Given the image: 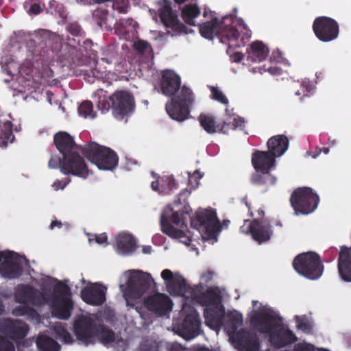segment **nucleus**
<instances>
[{
    "mask_svg": "<svg viewBox=\"0 0 351 351\" xmlns=\"http://www.w3.org/2000/svg\"><path fill=\"white\" fill-rule=\"evenodd\" d=\"M254 313L251 315V322L261 332L270 333L271 341L276 346L293 342L295 336L288 329L281 328V320L269 308L263 306L256 301L253 302Z\"/></svg>",
    "mask_w": 351,
    "mask_h": 351,
    "instance_id": "1",
    "label": "nucleus"
},
{
    "mask_svg": "<svg viewBox=\"0 0 351 351\" xmlns=\"http://www.w3.org/2000/svg\"><path fill=\"white\" fill-rule=\"evenodd\" d=\"M206 319L207 325L215 330L217 332L219 325L226 324L230 338L235 343L239 349L243 351H257L258 343L255 337L245 332L234 335L235 329L243 322L242 315L238 311H234L226 313L223 315L222 319L221 314L213 317L211 308H207Z\"/></svg>",
    "mask_w": 351,
    "mask_h": 351,
    "instance_id": "2",
    "label": "nucleus"
},
{
    "mask_svg": "<svg viewBox=\"0 0 351 351\" xmlns=\"http://www.w3.org/2000/svg\"><path fill=\"white\" fill-rule=\"evenodd\" d=\"M186 214L180 213L171 206H168L164 210L161 216V229L165 234L178 239L197 254V246L199 244V237L197 234L195 235L194 232H186Z\"/></svg>",
    "mask_w": 351,
    "mask_h": 351,
    "instance_id": "3",
    "label": "nucleus"
},
{
    "mask_svg": "<svg viewBox=\"0 0 351 351\" xmlns=\"http://www.w3.org/2000/svg\"><path fill=\"white\" fill-rule=\"evenodd\" d=\"M153 279L148 273L139 270H129L119 278V287L128 305L130 300L139 298L151 286Z\"/></svg>",
    "mask_w": 351,
    "mask_h": 351,
    "instance_id": "4",
    "label": "nucleus"
},
{
    "mask_svg": "<svg viewBox=\"0 0 351 351\" xmlns=\"http://www.w3.org/2000/svg\"><path fill=\"white\" fill-rule=\"evenodd\" d=\"M54 142L62 154L65 155L68 164L64 165V172H71L73 175L85 177L87 170L83 159L77 154L73 152L75 146L72 137L66 132H60L54 136Z\"/></svg>",
    "mask_w": 351,
    "mask_h": 351,
    "instance_id": "5",
    "label": "nucleus"
},
{
    "mask_svg": "<svg viewBox=\"0 0 351 351\" xmlns=\"http://www.w3.org/2000/svg\"><path fill=\"white\" fill-rule=\"evenodd\" d=\"M191 224L197 229L196 232L201 235L202 240L210 241L212 243L217 241L220 226L215 210H198Z\"/></svg>",
    "mask_w": 351,
    "mask_h": 351,
    "instance_id": "6",
    "label": "nucleus"
},
{
    "mask_svg": "<svg viewBox=\"0 0 351 351\" xmlns=\"http://www.w3.org/2000/svg\"><path fill=\"white\" fill-rule=\"evenodd\" d=\"M83 152L88 160L100 170H111L118 164V157L114 152L96 143L85 145Z\"/></svg>",
    "mask_w": 351,
    "mask_h": 351,
    "instance_id": "7",
    "label": "nucleus"
},
{
    "mask_svg": "<svg viewBox=\"0 0 351 351\" xmlns=\"http://www.w3.org/2000/svg\"><path fill=\"white\" fill-rule=\"evenodd\" d=\"M293 265L300 275L310 280L317 279L322 275L319 257L313 252L299 254L295 258Z\"/></svg>",
    "mask_w": 351,
    "mask_h": 351,
    "instance_id": "8",
    "label": "nucleus"
},
{
    "mask_svg": "<svg viewBox=\"0 0 351 351\" xmlns=\"http://www.w3.org/2000/svg\"><path fill=\"white\" fill-rule=\"evenodd\" d=\"M291 202L297 215H308L316 209L318 197L311 189L298 188L292 194Z\"/></svg>",
    "mask_w": 351,
    "mask_h": 351,
    "instance_id": "9",
    "label": "nucleus"
},
{
    "mask_svg": "<svg viewBox=\"0 0 351 351\" xmlns=\"http://www.w3.org/2000/svg\"><path fill=\"white\" fill-rule=\"evenodd\" d=\"M191 101V91L189 89L182 88L179 95L167 104V112L173 120L183 121L188 118L189 106Z\"/></svg>",
    "mask_w": 351,
    "mask_h": 351,
    "instance_id": "10",
    "label": "nucleus"
},
{
    "mask_svg": "<svg viewBox=\"0 0 351 351\" xmlns=\"http://www.w3.org/2000/svg\"><path fill=\"white\" fill-rule=\"evenodd\" d=\"M56 294L51 302L52 313L60 319H67L71 315L73 304L68 287L64 284L57 285Z\"/></svg>",
    "mask_w": 351,
    "mask_h": 351,
    "instance_id": "11",
    "label": "nucleus"
},
{
    "mask_svg": "<svg viewBox=\"0 0 351 351\" xmlns=\"http://www.w3.org/2000/svg\"><path fill=\"white\" fill-rule=\"evenodd\" d=\"M275 158L271 153L267 152L258 151L255 152L252 157V162L254 169L258 173L263 174V179L256 180L258 183H274L275 181L269 173V171L275 165Z\"/></svg>",
    "mask_w": 351,
    "mask_h": 351,
    "instance_id": "12",
    "label": "nucleus"
},
{
    "mask_svg": "<svg viewBox=\"0 0 351 351\" xmlns=\"http://www.w3.org/2000/svg\"><path fill=\"white\" fill-rule=\"evenodd\" d=\"M313 29L317 38L322 42H330L336 39L339 34V25L332 19L326 16L317 18Z\"/></svg>",
    "mask_w": 351,
    "mask_h": 351,
    "instance_id": "13",
    "label": "nucleus"
},
{
    "mask_svg": "<svg viewBox=\"0 0 351 351\" xmlns=\"http://www.w3.org/2000/svg\"><path fill=\"white\" fill-rule=\"evenodd\" d=\"M26 265L24 257L10 252H0V274L2 276L13 278Z\"/></svg>",
    "mask_w": 351,
    "mask_h": 351,
    "instance_id": "14",
    "label": "nucleus"
},
{
    "mask_svg": "<svg viewBox=\"0 0 351 351\" xmlns=\"http://www.w3.org/2000/svg\"><path fill=\"white\" fill-rule=\"evenodd\" d=\"M245 234H251L254 241L258 243L268 241L271 239V230L269 223L265 220L250 221L246 220L241 227Z\"/></svg>",
    "mask_w": 351,
    "mask_h": 351,
    "instance_id": "15",
    "label": "nucleus"
},
{
    "mask_svg": "<svg viewBox=\"0 0 351 351\" xmlns=\"http://www.w3.org/2000/svg\"><path fill=\"white\" fill-rule=\"evenodd\" d=\"M17 300L21 304H23L21 307H16L12 313L16 316L23 315L28 313L29 311L31 314L36 315V313L29 310L25 305L29 302H32L36 305H41L45 302H47L46 298L41 295L39 293L35 291L34 289L29 287H23L17 295Z\"/></svg>",
    "mask_w": 351,
    "mask_h": 351,
    "instance_id": "16",
    "label": "nucleus"
},
{
    "mask_svg": "<svg viewBox=\"0 0 351 351\" xmlns=\"http://www.w3.org/2000/svg\"><path fill=\"white\" fill-rule=\"evenodd\" d=\"M161 278L164 281L167 291L174 296H184L186 289L184 278L178 273H173L166 269L161 272Z\"/></svg>",
    "mask_w": 351,
    "mask_h": 351,
    "instance_id": "17",
    "label": "nucleus"
},
{
    "mask_svg": "<svg viewBox=\"0 0 351 351\" xmlns=\"http://www.w3.org/2000/svg\"><path fill=\"white\" fill-rule=\"evenodd\" d=\"M112 107L117 115L127 114L134 109L133 96L127 91H117L111 96Z\"/></svg>",
    "mask_w": 351,
    "mask_h": 351,
    "instance_id": "18",
    "label": "nucleus"
},
{
    "mask_svg": "<svg viewBox=\"0 0 351 351\" xmlns=\"http://www.w3.org/2000/svg\"><path fill=\"white\" fill-rule=\"evenodd\" d=\"M199 326V316L195 311L192 310L182 324L176 327V331L184 339L189 340L198 335Z\"/></svg>",
    "mask_w": 351,
    "mask_h": 351,
    "instance_id": "19",
    "label": "nucleus"
},
{
    "mask_svg": "<svg viewBox=\"0 0 351 351\" xmlns=\"http://www.w3.org/2000/svg\"><path fill=\"white\" fill-rule=\"evenodd\" d=\"M106 288L98 283H87L82 290L84 302L92 305H99L105 300Z\"/></svg>",
    "mask_w": 351,
    "mask_h": 351,
    "instance_id": "20",
    "label": "nucleus"
},
{
    "mask_svg": "<svg viewBox=\"0 0 351 351\" xmlns=\"http://www.w3.org/2000/svg\"><path fill=\"white\" fill-rule=\"evenodd\" d=\"M147 307L159 315L165 314L172 308V302L167 295L156 293L151 295L145 302Z\"/></svg>",
    "mask_w": 351,
    "mask_h": 351,
    "instance_id": "21",
    "label": "nucleus"
},
{
    "mask_svg": "<svg viewBox=\"0 0 351 351\" xmlns=\"http://www.w3.org/2000/svg\"><path fill=\"white\" fill-rule=\"evenodd\" d=\"M180 86V78L173 71H167L163 73L161 90L167 96L173 95Z\"/></svg>",
    "mask_w": 351,
    "mask_h": 351,
    "instance_id": "22",
    "label": "nucleus"
},
{
    "mask_svg": "<svg viewBox=\"0 0 351 351\" xmlns=\"http://www.w3.org/2000/svg\"><path fill=\"white\" fill-rule=\"evenodd\" d=\"M136 247V240L134 237L129 233H121L116 238L115 249L119 254H130L134 251Z\"/></svg>",
    "mask_w": 351,
    "mask_h": 351,
    "instance_id": "23",
    "label": "nucleus"
},
{
    "mask_svg": "<svg viewBox=\"0 0 351 351\" xmlns=\"http://www.w3.org/2000/svg\"><path fill=\"white\" fill-rule=\"evenodd\" d=\"M339 272L342 279L351 282V249L342 247L339 252Z\"/></svg>",
    "mask_w": 351,
    "mask_h": 351,
    "instance_id": "24",
    "label": "nucleus"
},
{
    "mask_svg": "<svg viewBox=\"0 0 351 351\" xmlns=\"http://www.w3.org/2000/svg\"><path fill=\"white\" fill-rule=\"evenodd\" d=\"M267 147L269 153L274 157L282 156L288 149L289 141L283 135H276L269 139Z\"/></svg>",
    "mask_w": 351,
    "mask_h": 351,
    "instance_id": "25",
    "label": "nucleus"
},
{
    "mask_svg": "<svg viewBox=\"0 0 351 351\" xmlns=\"http://www.w3.org/2000/svg\"><path fill=\"white\" fill-rule=\"evenodd\" d=\"M75 331L77 338L84 344L93 343L95 328L90 323L82 320L77 322L75 324Z\"/></svg>",
    "mask_w": 351,
    "mask_h": 351,
    "instance_id": "26",
    "label": "nucleus"
},
{
    "mask_svg": "<svg viewBox=\"0 0 351 351\" xmlns=\"http://www.w3.org/2000/svg\"><path fill=\"white\" fill-rule=\"evenodd\" d=\"M161 20L167 27L171 28L178 32H184V27L179 23L177 16L171 10L167 4H164L160 14Z\"/></svg>",
    "mask_w": 351,
    "mask_h": 351,
    "instance_id": "27",
    "label": "nucleus"
},
{
    "mask_svg": "<svg viewBox=\"0 0 351 351\" xmlns=\"http://www.w3.org/2000/svg\"><path fill=\"white\" fill-rule=\"evenodd\" d=\"M2 330L4 335H8L11 338L16 340L24 337L27 335L28 328L25 324L19 321H8L5 323V327Z\"/></svg>",
    "mask_w": 351,
    "mask_h": 351,
    "instance_id": "28",
    "label": "nucleus"
},
{
    "mask_svg": "<svg viewBox=\"0 0 351 351\" xmlns=\"http://www.w3.org/2000/svg\"><path fill=\"white\" fill-rule=\"evenodd\" d=\"M199 120L201 126L209 134L217 132H223L226 134L230 132V128H226L224 125V123L222 125H220L216 122L215 119L213 117L204 114L199 117Z\"/></svg>",
    "mask_w": 351,
    "mask_h": 351,
    "instance_id": "29",
    "label": "nucleus"
},
{
    "mask_svg": "<svg viewBox=\"0 0 351 351\" xmlns=\"http://www.w3.org/2000/svg\"><path fill=\"white\" fill-rule=\"evenodd\" d=\"M247 122L243 117H241L239 115L234 114H226V116L224 119V125L226 128H230V131L239 130L241 131H243L245 133H247Z\"/></svg>",
    "mask_w": 351,
    "mask_h": 351,
    "instance_id": "30",
    "label": "nucleus"
},
{
    "mask_svg": "<svg viewBox=\"0 0 351 351\" xmlns=\"http://www.w3.org/2000/svg\"><path fill=\"white\" fill-rule=\"evenodd\" d=\"M222 28L217 19H213L211 21L205 23L201 25L199 31L203 37L206 39H211L215 35H217Z\"/></svg>",
    "mask_w": 351,
    "mask_h": 351,
    "instance_id": "31",
    "label": "nucleus"
},
{
    "mask_svg": "<svg viewBox=\"0 0 351 351\" xmlns=\"http://www.w3.org/2000/svg\"><path fill=\"white\" fill-rule=\"evenodd\" d=\"M11 122L6 120L0 121V147L13 141Z\"/></svg>",
    "mask_w": 351,
    "mask_h": 351,
    "instance_id": "32",
    "label": "nucleus"
},
{
    "mask_svg": "<svg viewBox=\"0 0 351 351\" xmlns=\"http://www.w3.org/2000/svg\"><path fill=\"white\" fill-rule=\"evenodd\" d=\"M183 19L188 23L195 25L193 19L200 14V9L196 5H185L182 11Z\"/></svg>",
    "mask_w": 351,
    "mask_h": 351,
    "instance_id": "33",
    "label": "nucleus"
},
{
    "mask_svg": "<svg viewBox=\"0 0 351 351\" xmlns=\"http://www.w3.org/2000/svg\"><path fill=\"white\" fill-rule=\"evenodd\" d=\"M36 344L43 351H59V346L47 336L40 335L38 337Z\"/></svg>",
    "mask_w": 351,
    "mask_h": 351,
    "instance_id": "34",
    "label": "nucleus"
},
{
    "mask_svg": "<svg viewBox=\"0 0 351 351\" xmlns=\"http://www.w3.org/2000/svg\"><path fill=\"white\" fill-rule=\"evenodd\" d=\"M252 53L256 57L258 61H262L266 58L268 55V49L260 41H256L251 45Z\"/></svg>",
    "mask_w": 351,
    "mask_h": 351,
    "instance_id": "35",
    "label": "nucleus"
},
{
    "mask_svg": "<svg viewBox=\"0 0 351 351\" xmlns=\"http://www.w3.org/2000/svg\"><path fill=\"white\" fill-rule=\"evenodd\" d=\"M79 113L85 118H94L95 112L93 109L92 104L90 101H84L81 104L79 108Z\"/></svg>",
    "mask_w": 351,
    "mask_h": 351,
    "instance_id": "36",
    "label": "nucleus"
},
{
    "mask_svg": "<svg viewBox=\"0 0 351 351\" xmlns=\"http://www.w3.org/2000/svg\"><path fill=\"white\" fill-rule=\"evenodd\" d=\"M63 156H64V161L62 162L61 161V158L60 156H53L49 162V166L50 168H53V169H56V168H58V167H60L61 168V171L64 173H71V174H73L71 172H64L63 171V167H64V165L67 162L68 163V160H66L65 159V155L64 154H62Z\"/></svg>",
    "mask_w": 351,
    "mask_h": 351,
    "instance_id": "37",
    "label": "nucleus"
},
{
    "mask_svg": "<svg viewBox=\"0 0 351 351\" xmlns=\"http://www.w3.org/2000/svg\"><path fill=\"white\" fill-rule=\"evenodd\" d=\"M93 241H95L98 245L102 247H105L108 245V239L106 234L90 236L88 237V242L90 245H93Z\"/></svg>",
    "mask_w": 351,
    "mask_h": 351,
    "instance_id": "38",
    "label": "nucleus"
},
{
    "mask_svg": "<svg viewBox=\"0 0 351 351\" xmlns=\"http://www.w3.org/2000/svg\"><path fill=\"white\" fill-rule=\"evenodd\" d=\"M211 91L213 94V97L214 98L215 100L219 101L223 104H227L228 103V99H227V97L217 88L212 87Z\"/></svg>",
    "mask_w": 351,
    "mask_h": 351,
    "instance_id": "39",
    "label": "nucleus"
},
{
    "mask_svg": "<svg viewBox=\"0 0 351 351\" xmlns=\"http://www.w3.org/2000/svg\"><path fill=\"white\" fill-rule=\"evenodd\" d=\"M163 184L161 185V191L166 189L173 190L176 186L175 180L172 176H167L162 178Z\"/></svg>",
    "mask_w": 351,
    "mask_h": 351,
    "instance_id": "40",
    "label": "nucleus"
},
{
    "mask_svg": "<svg viewBox=\"0 0 351 351\" xmlns=\"http://www.w3.org/2000/svg\"><path fill=\"white\" fill-rule=\"evenodd\" d=\"M57 337L62 340L65 343H70L72 342L71 336L62 327H58L56 329Z\"/></svg>",
    "mask_w": 351,
    "mask_h": 351,
    "instance_id": "41",
    "label": "nucleus"
},
{
    "mask_svg": "<svg viewBox=\"0 0 351 351\" xmlns=\"http://www.w3.org/2000/svg\"><path fill=\"white\" fill-rule=\"evenodd\" d=\"M14 346L4 337L0 335V351H14Z\"/></svg>",
    "mask_w": 351,
    "mask_h": 351,
    "instance_id": "42",
    "label": "nucleus"
},
{
    "mask_svg": "<svg viewBox=\"0 0 351 351\" xmlns=\"http://www.w3.org/2000/svg\"><path fill=\"white\" fill-rule=\"evenodd\" d=\"M294 320L296 323V326L302 330H306L308 329L307 323H306V319L305 317H300V316H295Z\"/></svg>",
    "mask_w": 351,
    "mask_h": 351,
    "instance_id": "43",
    "label": "nucleus"
},
{
    "mask_svg": "<svg viewBox=\"0 0 351 351\" xmlns=\"http://www.w3.org/2000/svg\"><path fill=\"white\" fill-rule=\"evenodd\" d=\"M114 334L112 331L108 330H104L101 335V338L106 343L112 342L114 339Z\"/></svg>",
    "mask_w": 351,
    "mask_h": 351,
    "instance_id": "44",
    "label": "nucleus"
},
{
    "mask_svg": "<svg viewBox=\"0 0 351 351\" xmlns=\"http://www.w3.org/2000/svg\"><path fill=\"white\" fill-rule=\"evenodd\" d=\"M203 173H201L199 171L196 170L192 174H189V183H193V182L194 181L195 182H196V185H197V180L201 179Z\"/></svg>",
    "mask_w": 351,
    "mask_h": 351,
    "instance_id": "45",
    "label": "nucleus"
},
{
    "mask_svg": "<svg viewBox=\"0 0 351 351\" xmlns=\"http://www.w3.org/2000/svg\"><path fill=\"white\" fill-rule=\"evenodd\" d=\"M152 176L155 179V180L152 182V189L155 191H161V186H159V176L154 173H152Z\"/></svg>",
    "mask_w": 351,
    "mask_h": 351,
    "instance_id": "46",
    "label": "nucleus"
},
{
    "mask_svg": "<svg viewBox=\"0 0 351 351\" xmlns=\"http://www.w3.org/2000/svg\"><path fill=\"white\" fill-rule=\"evenodd\" d=\"M134 47L136 50L142 52L147 48L148 44L144 40H138L134 44Z\"/></svg>",
    "mask_w": 351,
    "mask_h": 351,
    "instance_id": "47",
    "label": "nucleus"
},
{
    "mask_svg": "<svg viewBox=\"0 0 351 351\" xmlns=\"http://www.w3.org/2000/svg\"><path fill=\"white\" fill-rule=\"evenodd\" d=\"M227 32L226 34V36L230 38H237L238 35H239V32L237 29H227L226 30Z\"/></svg>",
    "mask_w": 351,
    "mask_h": 351,
    "instance_id": "48",
    "label": "nucleus"
},
{
    "mask_svg": "<svg viewBox=\"0 0 351 351\" xmlns=\"http://www.w3.org/2000/svg\"><path fill=\"white\" fill-rule=\"evenodd\" d=\"M42 10L43 9L41 8V7L37 4L33 5L30 8V12L35 14H39Z\"/></svg>",
    "mask_w": 351,
    "mask_h": 351,
    "instance_id": "49",
    "label": "nucleus"
},
{
    "mask_svg": "<svg viewBox=\"0 0 351 351\" xmlns=\"http://www.w3.org/2000/svg\"><path fill=\"white\" fill-rule=\"evenodd\" d=\"M66 185V183L65 182H58L53 184V187L55 190L63 189Z\"/></svg>",
    "mask_w": 351,
    "mask_h": 351,
    "instance_id": "50",
    "label": "nucleus"
},
{
    "mask_svg": "<svg viewBox=\"0 0 351 351\" xmlns=\"http://www.w3.org/2000/svg\"><path fill=\"white\" fill-rule=\"evenodd\" d=\"M152 252V247L149 246H145L143 247V252L144 254H149Z\"/></svg>",
    "mask_w": 351,
    "mask_h": 351,
    "instance_id": "51",
    "label": "nucleus"
},
{
    "mask_svg": "<svg viewBox=\"0 0 351 351\" xmlns=\"http://www.w3.org/2000/svg\"><path fill=\"white\" fill-rule=\"evenodd\" d=\"M61 223L59 221H53L51 223V228L53 229L55 226L59 227L60 226Z\"/></svg>",
    "mask_w": 351,
    "mask_h": 351,
    "instance_id": "52",
    "label": "nucleus"
},
{
    "mask_svg": "<svg viewBox=\"0 0 351 351\" xmlns=\"http://www.w3.org/2000/svg\"><path fill=\"white\" fill-rule=\"evenodd\" d=\"M176 3H182L185 2L186 0H174Z\"/></svg>",
    "mask_w": 351,
    "mask_h": 351,
    "instance_id": "53",
    "label": "nucleus"
},
{
    "mask_svg": "<svg viewBox=\"0 0 351 351\" xmlns=\"http://www.w3.org/2000/svg\"><path fill=\"white\" fill-rule=\"evenodd\" d=\"M186 309H187V305H186V304H184V305L183 306V311H184V312H185V311H186Z\"/></svg>",
    "mask_w": 351,
    "mask_h": 351,
    "instance_id": "54",
    "label": "nucleus"
},
{
    "mask_svg": "<svg viewBox=\"0 0 351 351\" xmlns=\"http://www.w3.org/2000/svg\"><path fill=\"white\" fill-rule=\"evenodd\" d=\"M3 311V308L2 306L0 304V314L2 313Z\"/></svg>",
    "mask_w": 351,
    "mask_h": 351,
    "instance_id": "55",
    "label": "nucleus"
},
{
    "mask_svg": "<svg viewBox=\"0 0 351 351\" xmlns=\"http://www.w3.org/2000/svg\"><path fill=\"white\" fill-rule=\"evenodd\" d=\"M328 152V149H326L325 151H324V153L325 154H327Z\"/></svg>",
    "mask_w": 351,
    "mask_h": 351,
    "instance_id": "56",
    "label": "nucleus"
},
{
    "mask_svg": "<svg viewBox=\"0 0 351 351\" xmlns=\"http://www.w3.org/2000/svg\"><path fill=\"white\" fill-rule=\"evenodd\" d=\"M207 14V11L205 10L204 12V16H206Z\"/></svg>",
    "mask_w": 351,
    "mask_h": 351,
    "instance_id": "57",
    "label": "nucleus"
},
{
    "mask_svg": "<svg viewBox=\"0 0 351 351\" xmlns=\"http://www.w3.org/2000/svg\"><path fill=\"white\" fill-rule=\"evenodd\" d=\"M241 26H243V27L245 29V24H241Z\"/></svg>",
    "mask_w": 351,
    "mask_h": 351,
    "instance_id": "58",
    "label": "nucleus"
},
{
    "mask_svg": "<svg viewBox=\"0 0 351 351\" xmlns=\"http://www.w3.org/2000/svg\"><path fill=\"white\" fill-rule=\"evenodd\" d=\"M82 283H84V282H85V281H84V279H82Z\"/></svg>",
    "mask_w": 351,
    "mask_h": 351,
    "instance_id": "59",
    "label": "nucleus"
}]
</instances>
